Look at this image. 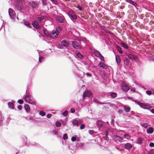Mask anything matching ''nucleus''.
I'll use <instances>...</instances> for the list:
<instances>
[{"label":"nucleus","mask_w":154,"mask_h":154,"mask_svg":"<svg viewBox=\"0 0 154 154\" xmlns=\"http://www.w3.org/2000/svg\"><path fill=\"white\" fill-rule=\"evenodd\" d=\"M116 60L118 64H119L121 63L120 57L119 55L116 56Z\"/></svg>","instance_id":"27"},{"label":"nucleus","mask_w":154,"mask_h":154,"mask_svg":"<svg viewBox=\"0 0 154 154\" xmlns=\"http://www.w3.org/2000/svg\"><path fill=\"white\" fill-rule=\"evenodd\" d=\"M124 110L126 112H128L130 110V108L129 106H125L124 108Z\"/></svg>","instance_id":"36"},{"label":"nucleus","mask_w":154,"mask_h":154,"mask_svg":"<svg viewBox=\"0 0 154 154\" xmlns=\"http://www.w3.org/2000/svg\"><path fill=\"white\" fill-rule=\"evenodd\" d=\"M50 37L51 38H56L58 35L55 31L52 32L51 33Z\"/></svg>","instance_id":"16"},{"label":"nucleus","mask_w":154,"mask_h":154,"mask_svg":"<svg viewBox=\"0 0 154 154\" xmlns=\"http://www.w3.org/2000/svg\"><path fill=\"white\" fill-rule=\"evenodd\" d=\"M62 124L64 126H65L66 124V123L65 122H64V121H62Z\"/></svg>","instance_id":"63"},{"label":"nucleus","mask_w":154,"mask_h":154,"mask_svg":"<svg viewBox=\"0 0 154 154\" xmlns=\"http://www.w3.org/2000/svg\"><path fill=\"white\" fill-rule=\"evenodd\" d=\"M17 108L20 110L22 109V106L20 105H18L17 106Z\"/></svg>","instance_id":"57"},{"label":"nucleus","mask_w":154,"mask_h":154,"mask_svg":"<svg viewBox=\"0 0 154 154\" xmlns=\"http://www.w3.org/2000/svg\"><path fill=\"white\" fill-rule=\"evenodd\" d=\"M45 16L41 15L37 17L36 19L38 22L41 24H44L46 20L45 19Z\"/></svg>","instance_id":"4"},{"label":"nucleus","mask_w":154,"mask_h":154,"mask_svg":"<svg viewBox=\"0 0 154 154\" xmlns=\"http://www.w3.org/2000/svg\"><path fill=\"white\" fill-rule=\"evenodd\" d=\"M52 115L51 114H48L47 115V117L48 118L50 119Z\"/></svg>","instance_id":"61"},{"label":"nucleus","mask_w":154,"mask_h":154,"mask_svg":"<svg viewBox=\"0 0 154 154\" xmlns=\"http://www.w3.org/2000/svg\"><path fill=\"white\" fill-rule=\"evenodd\" d=\"M92 92L89 90H87L85 91L84 92L82 95V98L83 99L85 97H90L92 95Z\"/></svg>","instance_id":"6"},{"label":"nucleus","mask_w":154,"mask_h":154,"mask_svg":"<svg viewBox=\"0 0 154 154\" xmlns=\"http://www.w3.org/2000/svg\"><path fill=\"white\" fill-rule=\"evenodd\" d=\"M154 131V128H153L150 127L149 129H147V133L149 134H152Z\"/></svg>","instance_id":"21"},{"label":"nucleus","mask_w":154,"mask_h":154,"mask_svg":"<svg viewBox=\"0 0 154 154\" xmlns=\"http://www.w3.org/2000/svg\"><path fill=\"white\" fill-rule=\"evenodd\" d=\"M122 89L125 92H127L130 89L129 87L126 84H123L122 86Z\"/></svg>","instance_id":"9"},{"label":"nucleus","mask_w":154,"mask_h":154,"mask_svg":"<svg viewBox=\"0 0 154 154\" xmlns=\"http://www.w3.org/2000/svg\"><path fill=\"white\" fill-rule=\"evenodd\" d=\"M137 103L141 107L143 108V105L144 104V103L138 102H137Z\"/></svg>","instance_id":"41"},{"label":"nucleus","mask_w":154,"mask_h":154,"mask_svg":"<svg viewBox=\"0 0 154 154\" xmlns=\"http://www.w3.org/2000/svg\"><path fill=\"white\" fill-rule=\"evenodd\" d=\"M143 140L141 138H139L137 140V142L136 143L140 145H141L142 144V142Z\"/></svg>","instance_id":"32"},{"label":"nucleus","mask_w":154,"mask_h":154,"mask_svg":"<svg viewBox=\"0 0 154 154\" xmlns=\"http://www.w3.org/2000/svg\"><path fill=\"white\" fill-rule=\"evenodd\" d=\"M86 75L87 76L90 77H91L92 76L88 72H87L86 73Z\"/></svg>","instance_id":"62"},{"label":"nucleus","mask_w":154,"mask_h":154,"mask_svg":"<svg viewBox=\"0 0 154 154\" xmlns=\"http://www.w3.org/2000/svg\"><path fill=\"white\" fill-rule=\"evenodd\" d=\"M71 140L72 141L74 142L76 140V137L73 136L72 137Z\"/></svg>","instance_id":"53"},{"label":"nucleus","mask_w":154,"mask_h":154,"mask_svg":"<svg viewBox=\"0 0 154 154\" xmlns=\"http://www.w3.org/2000/svg\"><path fill=\"white\" fill-rule=\"evenodd\" d=\"M61 30V28L60 27H57L56 28V31L55 32H56V33H57L58 35L59 33L60 32Z\"/></svg>","instance_id":"34"},{"label":"nucleus","mask_w":154,"mask_h":154,"mask_svg":"<svg viewBox=\"0 0 154 154\" xmlns=\"http://www.w3.org/2000/svg\"><path fill=\"white\" fill-rule=\"evenodd\" d=\"M128 58H130L131 60H136L137 58V57L133 54H130L128 56Z\"/></svg>","instance_id":"18"},{"label":"nucleus","mask_w":154,"mask_h":154,"mask_svg":"<svg viewBox=\"0 0 154 154\" xmlns=\"http://www.w3.org/2000/svg\"><path fill=\"white\" fill-rule=\"evenodd\" d=\"M115 139L116 140H118L120 142L122 141V138L121 137L117 135L115 136Z\"/></svg>","instance_id":"29"},{"label":"nucleus","mask_w":154,"mask_h":154,"mask_svg":"<svg viewBox=\"0 0 154 154\" xmlns=\"http://www.w3.org/2000/svg\"><path fill=\"white\" fill-rule=\"evenodd\" d=\"M43 31L44 34L48 37H50L51 33H49L47 29L45 28H44V29L43 30Z\"/></svg>","instance_id":"25"},{"label":"nucleus","mask_w":154,"mask_h":154,"mask_svg":"<svg viewBox=\"0 0 154 154\" xmlns=\"http://www.w3.org/2000/svg\"><path fill=\"white\" fill-rule=\"evenodd\" d=\"M152 107L149 105L145 104L143 105V109H150Z\"/></svg>","instance_id":"24"},{"label":"nucleus","mask_w":154,"mask_h":154,"mask_svg":"<svg viewBox=\"0 0 154 154\" xmlns=\"http://www.w3.org/2000/svg\"><path fill=\"white\" fill-rule=\"evenodd\" d=\"M61 123L59 121H57L56 123V126L57 127H60L61 126Z\"/></svg>","instance_id":"45"},{"label":"nucleus","mask_w":154,"mask_h":154,"mask_svg":"<svg viewBox=\"0 0 154 154\" xmlns=\"http://www.w3.org/2000/svg\"><path fill=\"white\" fill-rule=\"evenodd\" d=\"M106 104H109V106L110 107H112L113 106H114L115 105V104H114L111 103H109V102L106 103Z\"/></svg>","instance_id":"49"},{"label":"nucleus","mask_w":154,"mask_h":154,"mask_svg":"<svg viewBox=\"0 0 154 154\" xmlns=\"http://www.w3.org/2000/svg\"><path fill=\"white\" fill-rule=\"evenodd\" d=\"M146 94L149 95H150L152 94V92L151 91L147 90L146 91Z\"/></svg>","instance_id":"50"},{"label":"nucleus","mask_w":154,"mask_h":154,"mask_svg":"<svg viewBox=\"0 0 154 154\" xmlns=\"http://www.w3.org/2000/svg\"><path fill=\"white\" fill-rule=\"evenodd\" d=\"M93 102L95 103L98 104L99 101L97 99H94L93 100Z\"/></svg>","instance_id":"64"},{"label":"nucleus","mask_w":154,"mask_h":154,"mask_svg":"<svg viewBox=\"0 0 154 154\" xmlns=\"http://www.w3.org/2000/svg\"><path fill=\"white\" fill-rule=\"evenodd\" d=\"M149 146L151 147H154V143L153 142H151L149 143Z\"/></svg>","instance_id":"55"},{"label":"nucleus","mask_w":154,"mask_h":154,"mask_svg":"<svg viewBox=\"0 0 154 154\" xmlns=\"http://www.w3.org/2000/svg\"><path fill=\"white\" fill-rule=\"evenodd\" d=\"M83 146V144L82 143H78L77 144H76V146L77 148L78 149L79 148V147H80L81 148Z\"/></svg>","instance_id":"39"},{"label":"nucleus","mask_w":154,"mask_h":154,"mask_svg":"<svg viewBox=\"0 0 154 154\" xmlns=\"http://www.w3.org/2000/svg\"><path fill=\"white\" fill-rule=\"evenodd\" d=\"M126 2L129 4H131L134 6L136 9H137V3L132 0H125Z\"/></svg>","instance_id":"12"},{"label":"nucleus","mask_w":154,"mask_h":154,"mask_svg":"<svg viewBox=\"0 0 154 154\" xmlns=\"http://www.w3.org/2000/svg\"><path fill=\"white\" fill-rule=\"evenodd\" d=\"M110 95L112 98H116L117 96L116 93L114 92H110Z\"/></svg>","instance_id":"23"},{"label":"nucleus","mask_w":154,"mask_h":154,"mask_svg":"<svg viewBox=\"0 0 154 154\" xmlns=\"http://www.w3.org/2000/svg\"><path fill=\"white\" fill-rule=\"evenodd\" d=\"M93 52L94 53L96 56L100 58L101 60H104V57L100 54V52L99 51H98L95 49L93 51Z\"/></svg>","instance_id":"5"},{"label":"nucleus","mask_w":154,"mask_h":154,"mask_svg":"<svg viewBox=\"0 0 154 154\" xmlns=\"http://www.w3.org/2000/svg\"><path fill=\"white\" fill-rule=\"evenodd\" d=\"M141 125L142 127L146 128L147 127L148 125L147 123H143L141 124Z\"/></svg>","instance_id":"43"},{"label":"nucleus","mask_w":154,"mask_h":154,"mask_svg":"<svg viewBox=\"0 0 154 154\" xmlns=\"http://www.w3.org/2000/svg\"><path fill=\"white\" fill-rule=\"evenodd\" d=\"M8 108L12 109H14V104L12 102H9L8 103Z\"/></svg>","instance_id":"20"},{"label":"nucleus","mask_w":154,"mask_h":154,"mask_svg":"<svg viewBox=\"0 0 154 154\" xmlns=\"http://www.w3.org/2000/svg\"><path fill=\"white\" fill-rule=\"evenodd\" d=\"M8 13L10 19L13 21H14L16 17V15L14 10L10 8L8 9Z\"/></svg>","instance_id":"2"},{"label":"nucleus","mask_w":154,"mask_h":154,"mask_svg":"<svg viewBox=\"0 0 154 154\" xmlns=\"http://www.w3.org/2000/svg\"><path fill=\"white\" fill-rule=\"evenodd\" d=\"M43 57L41 56V57H39V59L38 61L39 62H41L42 60L43 59Z\"/></svg>","instance_id":"58"},{"label":"nucleus","mask_w":154,"mask_h":154,"mask_svg":"<svg viewBox=\"0 0 154 154\" xmlns=\"http://www.w3.org/2000/svg\"><path fill=\"white\" fill-rule=\"evenodd\" d=\"M71 112L72 113H74L75 112V110L73 108H71L70 109Z\"/></svg>","instance_id":"60"},{"label":"nucleus","mask_w":154,"mask_h":154,"mask_svg":"<svg viewBox=\"0 0 154 154\" xmlns=\"http://www.w3.org/2000/svg\"><path fill=\"white\" fill-rule=\"evenodd\" d=\"M88 46L90 49L93 52L95 50V49L94 48L91 44H89L88 45Z\"/></svg>","instance_id":"35"},{"label":"nucleus","mask_w":154,"mask_h":154,"mask_svg":"<svg viewBox=\"0 0 154 154\" xmlns=\"http://www.w3.org/2000/svg\"><path fill=\"white\" fill-rule=\"evenodd\" d=\"M57 19L60 23H63L64 21V19L62 16H57Z\"/></svg>","instance_id":"22"},{"label":"nucleus","mask_w":154,"mask_h":154,"mask_svg":"<svg viewBox=\"0 0 154 154\" xmlns=\"http://www.w3.org/2000/svg\"><path fill=\"white\" fill-rule=\"evenodd\" d=\"M76 8H78L80 11H82L83 10V8L80 5H78L75 7Z\"/></svg>","instance_id":"47"},{"label":"nucleus","mask_w":154,"mask_h":154,"mask_svg":"<svg viewBox=\"0 0 154 154\" xmlns=\"http://www.w3.org/2000/svg\"><path fill=\"white\" fill-rule=\"evenodd\" d=\"M24 23L25 25L27 26L29 28H31L32 26L29 23L28 21L27 20H24Z\"/></svg>","instance_id":"26"},{"label":"nucleus","mask_w":154,"mask_h":154,"mask_svg":"<svg viewBox=\"0 0 154 154\" xmlns=\"http://www.w3.org/2000/svg\"><path fill=\"white\" fill-rule=\"evenodd\" d=\"M94 131L93 130H90L88 131L89 133L91 135H92L94 133Z\"/></svg>","instance_id":"52"},{"label":"nucleus","mask_w":154,"mask_h":154,"mask_svg":"<svg viewBox=\"0 0 154 154\" xmlns=\"http://www.w3.org/2000/svg\"><path fill=\"white\" fill-rule=\"evenodd\" d=\"M23 99L28 103L35 105H36V102L32 96L29 92L26 91V94L23 96Z\"/></svg>","instance_id":"1"},{"label":"nucleus","mask_w":154,"mask_h":154,"mask_svg":"<svg viewBox=\"0 0 154 154\" xmlns=\"http://www.w3.org/2000/svg\"><path fill=\"white\" fill-rule=\"evenodd\" d=\"M68 138L67 135L66 134H64L63 135V139L64 140H66Z\"/></svg>","instance_id":"44"},{"label":"nucleus","mask_w":154,"mask_h":154,"mask_svg":"<svg viewBox=\"0 0 154 154\" xmlns=\"http://www.w3.org/2000/svg\"><path fill=\"white\" fill-rule=\"evenodd\" d=\"M133 145L129 143H127L125 145L124 148L126 149L129 150L132 148Z\"/></svg>","instance_id":"15"},{"label":"nucleus","mask_w":154,"mask_h":154,"mask_svg":"<svg viewBox=\"0 0 154 154\" xmlns=\"http://www.w3.org/2000/svg\"><path fill=\"white\" fill-rule=\"evenodd\" d=\"M149 61H152L154 62V55H151L149 56Z\"/></svg>","instance_id":"38"},{"label":"nucleus","mask_w":154,"mask_h":154,"mask_svg":"<svg viewBox=\"0 0 154 154\" xmlns=\"http://www.w3.org/2000/svg\"><path fill=\"white\" fill-rule=\"evenodd\" d=\"M116 48L120 53L122 54L123 53L122 49L119 45H118L116 46Z\"/></svg>","instance_id":"30"},{"label":"nucleus","mask_w":154,"mask_h":154,"mask_svg":"<svg viewBox=\"0 0 154 154\" xmlns=\"http://www.w3.org/2000/svg\"><path fill=\"white\" fill-rule=\"evenodd\" d=\"M33 144V143H32V145H35V146H37L38 147H39L40 146V145L38 144V143H36L35 142H34Z\"/></svg>","instance_id":"56"},{"label":"nucleus","mask_w":154,"mask_h":154,"mask_svg":"<svg viewBox=\"0 0 154 154\" xmlns=\"http://www.w3.org/2000/svg\"><path fill=\"white\" fill-rule=\"evenodd\" d=\"M121 45L124 48L127 49L128 48V45L124 42H121Z\"/></svg>","instance_id":"28"},{"label":"nucleus","mask_w":154,"mask_h":154,"mask_svg":"<svg viewBox=\"0 0 154 154\" xmlns=\"http://www.w3.org/2000/svg\"><path fill=\"white\" fill-rule=\"evenodd\" d=\"M61 44L62 46L66 47L67 45V42L65 40H63L61 42Z\"/></svg>","instance_id":"31"},{"label":"nucleus","mask_w":154,"mask_h":154,"mask_svg":"<svg viewBox=\"0 0 154 154\" xmlns=\"http://www.w3.org/2000/svg\"><path fill=\"white\" fill-rule=\"evenodd\" d=\"M39 114L42 116H44L45 114V113L43 111H41L39 113Z\"/></svg>","instance_id":"42"},{"label":"nucleus","mask_w":154,"mask_h":154,"mask_svg":"<svg viewBox=\"0 0 154 154\" xmlns=\"http://www.w3.org/2000/svg\"><path fill=\"white\" fill-rule=\"evenodd\" d=\"M58 48H60V49H63V46L59 44L58 45Z\"/></svg>","instance_id":"59"},{"label":"nucleus","mask_w":154,"mask_h":154,"mask_svg":"<svg viewBox=\"0 0 154 154\" xmlns=\"http://www.w3.org/2000/svg\"><path fill=\"white\" fill-rule=\"evenodd\" d=\"M24 108L26 110V112L27 113H28L30 111V107L29 105L27 104H26L24 105Z\"/></svg>","instance_id":"19"},{"label":"nucleus","mask_w":154,"mask_h":154,"mask_svg":"<svg viewBox=\"0 0 154 154\" xmlns=\"http://www.w3.org/2000/svg\"><path fill=\"white\" fill-rule=\"evenodd\" d=\"M51 2L53 3L55 5L57 4V2L56 0H50Z\"/></svg>","instance_id":"54"},{"label":"nucleus","mask_w":154,"mask_h":154,"mask_svg":"<svg viewBox=\"0 0 154 154\" xmlns=\"http://www.w3.org/2000/svg\"><path fill=\"white\" fill-rule=\"evenodd\" d=\"M17 102L18 103L20 104H23V101L22 99H19L18 100Z\"/></svg>","instance_id":"48"},{"label":"nucleus","mask_w":154,"mask_h":154,"mask_svg":"<svg viewBox=\"0 0 154 154\" xmlns=\"http://www.w3.org/2000/svg\"><path fill=\"white\" fill-rule=\"evenodd\" d=\"M98 65L99 67L105 69L108 68V66L103 62H100Z\"/></svg>","instance_id":"17"},{"label":"nucleus","mask_w":154,"mask_h":154,"mask_svg":"<svg viewBox=\"0 0 154 154\" xmlns=\"http://www.w3.org/2000/svg\"><path fill=\"white\" fill-rule=\"evenodd\" d=\"M32 24L33 27L37 29H40L41 27L39 24V23L37 20H35L32 22Z\"/></svg>","instance_id":"8"},{"label":"nucleus","mask_w":154,"mask_h":154,"mask_svg":"<svg viewBox=\"0 0 154 154\" xmlns=\"http://www.w3.org/2000/svg\"><path fill=\"white\" fill-rule=\"evenodd\" d=\"M68 111L67 110H65L64 112L62 113V114L64 116H66L68 115Z\"/></svg>","instance_id":"46"},{"label":"nucleus","mask_w":154,"mask_h":154,"mask_svg":"<svg viewBox=\"0 0 154 154\" xmlns=\"http://www.w3.org/2000/svg\"><path fill=\"white\" fill-rule=\"evenodd\" d=\"M72 123L73 125H75L77 126L79 125V122L76 119H73Z\"/></svg>","instance_id":"33"},{"label":"nucleus","mask_w":154,"mask_h":154,"mask_svg":"<svg viewBox=\"0 0 154 154\" xmlns=\"http://www.w3.org/2000/svg\"><path fill=\"white\" fill-rule=\"evenodd\" d=\"M75 57L76 58L80 60H82L84 58V56L80 53L75 52Z\"/></svg>","instance_id":"11"},{"label":"nucleus","mask_w":154,"mask_h":154,"mask_svg":"<svg viewBox=\"0 0 154 154\" xmlns=\"http://www.w3.org/2000/svg\"><path fill=\"white\" fill-rule=\"evenodd\" d=\"M68 15L72 20H76L77 19L76 16L73 13L68 12Z\"/></svg>","instance_id":"10"},{"label":"nucleus","mask_w":154,"mask_h":154,"mask_svg":"<svg viewBox=\"0 0 154 154\" xmlns=\"http://www.w3.org/2000/svg\"><path fill=\"white\" fill-rule=\"evenodd\" d=\"M34 116L35 114H31V115L29 116V120H31L32 121H33L35 119L33 118L32 117H34Z\"/></svg>","instance_id":"37"},{"label":"nucleus","mask_w":154,"mask_h":154,"mask_svg":"<svg viewBox=\"0 0 154 154\" xmlns=\"http://www.w3.org/2000/svg\"><path fill=\"white\" fill-rule=\"evenodd\" d=\"M73 47L75 49H79L81 48V46L76 42L73 41L72 42Z\"/></svg>","instance_id":"7"},{"label":"nucleus","mask_w":154,"mask_h":154,"mask_svg":"<svg viewBox=\"0 0 154 154\" xmlns=\"http://www.w3.org/2000/svg\"><path fill=\"white\" fill-rule=\"evenodd\" d=\"M104 122L101 120H98L97 122V124L99 128H102L103 126Z\"/></svg>","instance_id":"14"},{"label":"nucleus","mask_w":154,"mask_h":154,"mask_svg":"<svg viewBox=\"0 0 154 154\" xmlns=\"http://www.w3.org/2000/svg\"><path fill=\"white\" fill-rule=\"evenodd\" d=\"M85 126L84 124H82L80 127V129H83L85 128Z\"/></svg>","instance_id":"51"},{"label":"nucleus","mask_w":154,"mask_h":154,"mask_svg":"<svg viewBox=\"0 0 154 154\" xmlns=\"http://www.w3.org/2000/svg\"><path fill=\"white\" fill-rule=\"evenodd\" d=\"M43 5L46 6L47 4V0H42Z\"/></svg>","instance_id":"40"},{"label":"nucleus","mask_w":154,"mask_h":154,"mask_svg":"<svg viewBox=\"0 0 154 154\" xmlns=\"http://www.w3.org/2000/svg\"><path fill=\"white\" fill-rule=\"evenodd\" d=\"M29 3L30 6L33 10L37 9L38 6V2L34 0L29 2Z\"/></svg>","instance_id":"3"},{"label":"nucleus","mask_w":154,"mask_h":154,"mask_svg":"<svg viewBox=\"0 0 154 154\" xmlns=\"http://www.w3.org/2000/svg\"><path fill=\"white\" fill-rule=\"evenodd\" d=\"M123 60L124 66L128 65L129 63L130 60L128 58L126 57L123 58Z\"/></svg>","instance_id":"13"}]
</instances>
